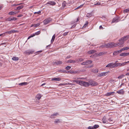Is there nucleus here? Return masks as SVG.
Instances as JSON below:
<instances>
[{"label": "nucleus", "instance_id": "nucleus-33", "mask_svg": "<svg viewBox=\"0 0 129 129\" xmlns=\"http://www.w3.org/2000/svg\"><path fill=\"white\" fill-rule=\"evenodd\" d=\"M19 58L18 57H13L12 58V59L13 60H14V61H17L19 60Z\"/></svg>", "mask_w": 129, "mask_h": 129}, {"label": "nucleus", "instance_id": "nucleus-50", "mask_svg": "<svg viewBox=\"0 0 129 129\" xmlns=\"http://www.w3.org/2000/svg\"><path fill=\"white\" fill-rule=\"evenodd\" d=\"M41 12L40 11H39L38 12H36L34 13V14H40Z\"/></svg>", "mask_w": 129, "mask_h": 129}, {"label": "nucleus", "instance_id": "nucleus-8", "mask_svg": "<svg viewBox=\"0 0 129 129\" xmlns=\"http://www.w3.org/2000/svg\"><path fill=\"white\" fill-rule=\"evenodd\" d=\"M62 63V62L59 60H56L52 62V63L54 65H59L61 64Z\"/></svg>", "mask_w": 129, "mask_h": 129}, {"label": "nucleus", "instance_id": "nucleus-3", "mask_svg": "<svg viewBox=\"0 0 129 129\" xmlns=\"http://www.w3.org/2000/svg\"><path fill=\"white\" fill-rule=\"evenodd\" d=\"M120 17L118 16H116L113 18L111 22V23H116L120 20Z\"/></svg>", "mask_w": 129, "mask_h": 129}, {"label": "nucleus", "instance_id": "nucleus-25", "mask_svg": "<svg viewBox=\"0 0 129 129\" xmlns=\"http://www.w3.org/2000/svg\"><path fill=\"white\" fill-rule=\"evenodd\" d=\"M84 81L83 80H79L78 82V84L80 85L83 86Z\"/></svg>", "mask_w": 129, "mask_h": 129}, {"label": "nucleus", "instance_id": "nucleus-59", "mask_svg": "<svg viewBox=\"0 0 129 129\" xmlns=\"http://www.w3.org/2000/svg\"><path fill=\"white\" fill-rule=\"evenodd\" d=\"M108 120L110 121H112V118H109L108 117Z\"/></svg>", "mask_w": 129, "mask_h": 129}, {"label": "nucleus", "instance_id": "nucleus-55", "mask_svg": "<svg viewBox=\"0 0 129 129\" xmlns=\"http://www.w3.org/2000/svg\"><path fill=\"white\" fill-rule=\"evenodd\" d=\"M88 129H94L93 126H89L88 127Z\"/></svg>", "mask_w": 129, "mask_h": 129}, {"label": "nucleus", "instance_id": "nucleus-63", "mask_svg": "<svg viewBox=\"0 0 129 129\" xmlns=\"http://www.w3.org/2000/svg\"><path fill=\"white\" fill-rule=\"evenodd\" d=\"M18 5V4H13L12 5V6L13 7V6H14Z\"/></svg>", "mask_w": 129, "mask_h": 129}, {"label": "nucleus", "instance_id": "nucleus-43", "mask_svg": "<svg viewBox=\"0 0 129 129\" xmlns=\"http://www.w3.org/2000/svg\"><path fill=\"white\" fill-rule=\"evenodd\" d=\"M40 25V23H38L37 24H34V27H37L39 26Z\"/></svg>", "mask_w": 129, "mask_h": 129}, {"label": "nucleus", "instance_id": "nucleus-40", "mask_svg": "<svg viewBox=\"0 0 129 129\" xmlns=\"http://www.w3.org/2000/svg\"><path fill=\"white\" fill-rule=\"evenodd\" d=\"M129 11V8H128V9H125L123 11V12L124 13H127Z\"/></svg>", "mask_w": 129, "mask_h": 129}, {"label": "nucleus", "instance_id": "nucleus-60", "mask_svg": "<svg viewBox=\"0 0 129 129\" xmlns=\"http://www.w3.org/2000/svg\"><path fill=\"white\" fill-rule=\"evenodd\" d=\"M124 48H123L121 49L120 50V51L121 52H122V51H124Z\"/></svg>", "mask_w": 129, "mask_h": 129}, {"label": "nucleus", "instance_id": "nucleus-46", "mask_svg": "<svg viewBox=\"0 0 129 129\" xmlns=\"http://www.w3.org/2000/svg\"><path fill=\"white\" fill-rule=\"evenodd\" d=\"M93 72L95 73H97L98 72V70L97 69H95L93 70Z\"/></svg>", "mask_w": 129, "mask_h": 129}, {"label": "nucleus", "instance_id": "nucleus-35", "mask_svg": "<svg viewBox=\"0 0 129 129\" xmlns=\"http://www.w3.org/2000/svg\"><path fill=\"white\" fill-rule=\"evenodd\" d=\"M58 113H54L51 116H50V117L51 118H54L55 117H54V116H56Z\"/></svg>", "mask_w": 129, "mask_h": 129}, {"label": "nucleus", "instance_id": "nucleus-17", "mask_svg": "<svg viewBox=\"0 0 129 129\" xmlns=\"http://www.w3.org/2000/svg\"><path fill=\"white\" fill-rule=\"evenodd\" d=\"M115 92H111L107 93L105 95L106 96H108L111 95H113Z\"/></svg>", "mask_w": 129, "mask_h": 129}, {"label": "nucleus", "instance_id": "nucleus-36", "mask_svg": "<svg viewBox=\"0 0 129 129\" xmlns=\"http://www.w3.org/2000/svg\"><path fill=\"white\" fill-rule=\"evenodd\" d=\"M92 16L91 13H88L87 14V16L89 18L91 17Z\"/></svg>", "mask_w": 129, "mask_h": 129}, {"label": "nucleus", "instance_id": "nucleus-49", "mask_svg": "<svg viewBox=\"0 0 129 129\" xmlns=\"http://www.w3.org/2000/svg\"><path fill=\"white\" fill-rule=\"evenodd\" d=\"M104 54V53L103 52H100L99 53L98 55L99 56H101L103 55Z\"/></svg>", "mask_w": 129, "mask_h": 129}, {"label": "nucleus", "instance_id": "nucleus-6", "mask_svg": "<svg viewBox=\"0 0 129 129\" xmlns=\"http://www.w3.org/2000/svg\"><path fill=\"white\" fill-rule=\"evenodd\" d=\"M106 67H110L111 68H115V62L110 63L108 64L106 66Z\"/></svg>", "mask_w": 129, "mask_h": 129}, {"label": "nucleus", "instance_id": "nucleus-9", "mask_svg": "<svg viewBox=\"0 0 129 129\" xmlns=\"http://www.w3.org/2000/svg\"><path fill=\"white\" fill-rule=\"evenodd\" d=\"M34 52V51L32 50H28L25 51L24 53L27 55H29L30 54H32Z\"/></svg>", "mask_w": 129, "mask_h": 129}, {"label": "nucleus", "instance_id": "nucleus-29", "mask_svg": "<svg viewBox=\"0 0 129 129\" xmlns=\"http://www.w3.org/2000/svg\"><path fill=\"white\" fill-rule=\"evenodd\" d=\"M41 94L39 93L37 94L36 96V98L38 100H39L41 97Z\"/></svg>", "mask_w": 129, "mask_h": 129}, {"label": "nucleus", "instance_id": "nucleus-18", "mask_svg": "<svg viewBox=\"0 0 129 129\" xmlns=\"http://www.w3.org/2000/svg\"><path fill=\"white\" fill-rule=\"evenodd\" d=\"M76 62L79 63L80 62H81L84 60V59L81 58H78L76 59Z\"/></svg>", "mask_w": 129, "mask_h": 129}, {"label": "nucleus", "instance_id": "nucleus-41", "mask_svg": "<svg viewBox=\"0 0 129 129\" xmlns=\"http://www.w3.org/2000/svg\"><path fill=\"white\" fill-rule=\"evenodd\" d=\"M99 127V125H98L95 124L94 126L93 127L94 128H96Z\"/></svg>", "mask_w": 129, "mask_h": 129}, {"label": "nucleus", "instance_id": "nucleus-52", "mask_svg": "<svg viewBox=\"0 0 129 129\" xmlns=\"http://www.w3.org/2000/svg\"><path fill=\"white\" fill-rule=\"evenodd\" d=\"M124 48V50H127L128 49H129V47H125Z\"/></svg>", "mask_w": 129, "mask_h": 129}, {"label": "nucleus", "instance_id": "nucleus-28", "mask_svg": "<svg viewBox=\"0 0 129 129\" xmlns=\"http://www.w3.org/2000/svg\"><path fill=\"white\" fill-rule=\"evenodd\" d=\"M96 52V51L95 50H92L88 52V53L89 54H91L94 53Z\"/></svg>", "mask_w": 129, "mask_h": 129}, {"label": "nucleus", "instance_id": "nucleus-22", "mask_svg": "<svg viewBox=\"0 0 129 129\" xmlns=\"http://www.w3.org/2000/svg\"><path fill=\"white\" fill-rule=\"evenodd\" d=\"M83 84V86L86 87H88V86L89 85V82H88L85 81H84V83Z\"/></svg>", "mask_w": 129, "mask_h": 129}, {"label": "nucleus", "instance_id": "nucleus-5", "mask_svg": "<svg viewBox=\"0 0 129 129\" xmlns=\"http://www.w3.org/2000/svg\"><path fill=\"white\" fill-rule=\"evenodd\" d=\"M52 20V19L51 18H48L44 20L43 21V23L44 24L46 25Z\"/></svg>", "mask_w": 129, "mask_h": 129}, {"label": "nucleus", "instance_id": "nucleus-51", "mask_svg": "<svg viewBox=\"0 0 129 129\" xmlns=\"http://www.w3.org/2000/svg\"><path fill=\"white\" fill-rule=\"evenodd\" d=\"M69 33V32H65V33H64L63 34V36H66V35H67L68 34V33Z\"/></svg>", "mask_w": 129, "mask_h": 129}, {"label": "nucleus", "instance_id": "nucleus-2", "mask_svg": "<svg viewBox=\"0 0 129 129\" xmlns=\"http://www.w3.org/2000/svg\"><path fill=\"white\" fill-rule=\"evenodd\" d=\"M117 61H115V68L117 67H122L124 65H125L127 63L129 62V61L125 62H123L122 63H117Z\"/></svg>", "mask_w": 129, "mask_h": 129}, {"label": "nucleus", "instance_id": "nucleus-48", "mask_svg": "<svg viewBox=\"0 0 129 129\" xmlns=\"http://www.w3.org/2000/svg\"><path fill=\"white\" fill-rule=\"evenodd\" d=\"M41 33L40 31H39L37 32H36L34 34L35 35H38L40 34Z\"/></svg>", "mask_w": 129, "mask_h": 129}, {"label": "nucleus", "instance_id": "nucleus-57", "mask_svg": "<svg viewBox=\"0 0 129 129\" xmlns=\"http://www.w3.org/2000/svg\"><path fill=\"white\" fill-rule=\"evenodd\" d=\"M93 65L91 64V65H90L88 66V67L89 68H90L93 67Z\"/></svg>", "mask_w": 129, "mask_h": 129}, {"label": "nucleus", "instance_id": "nucleus-45", "mask_svg": "<svg viewBox=\"0 0 129 129\" xmlns=\"http://www.w3.org/2000/svg\"><path fill=\"white\" fill-rule=\"evenodd\" d=\"M66 2L65 1H64V2H63L62 4V6H63L64 7H65L66 6Z\"/></svg>", "mask_w": 129, "mask_h": 129}, {"label": "nucleus", "instance_id": "nucleus-19", "mask_svg": "<svg viewBox=\"0 0 129 129\" xmlns=\"http://www.w3.org/2000/svg\"><path fill=\"white\" fill-rule=\"evenodd\" d=\"M70 73L71 74H79L80 73V72L79 71H74L73 70H70Z\"/></svg>", "mask_w": 129, "mask_h": 129}, {"label": "nucleus", "instance_id": "nucleus-34", "mask_svg": "<svg viewBox=\"0 0 129 129\" xmlns=\"http://www.w3.org/2000/svg\"><path fill=\"white\" fill-rule=\"evenodd\" d=\"M119 42L116 43H115V44H117L118 45L117 46H119V45H122L123 44L124 42L122 41H119Z\"/></svg>", "mask_w": 129, "mask_h": 129}, {"label": "nucleus", "instance_id": "nucleus-31", "mask_svg": "<svg viewBox=\"0 0 129 129\" xmlns=\"http://www.w3.org/2000/svg\"><path fill=\"white\" fill-rule=\"evenodd\" d=\"M55 38V34H54L52 36V39L51 40V43L52 44L53 43V41H54Z\"/></svg>", "mask_w": 129, "mask_h": 129}, {"label": "nucleus", "instance_id": "nucleus-10", "mask_svg": "<svg viewBox=\"0 0 129 129\" xmlns=\"http://www.w3.org/2000/svg\"><path fill=\"white\" fill-rule=\"evenodd\" d=\"M89 85H91L93 86H95L98 85V83L94 81H89Z\"/></svg>", "mask_w": 129, "mask_h": 129}, {"label": "nucleus", "instance_id": "nucleus-42", "mask_svg": "<svg viewBox=\"0 0 129 129\" xmlns=\"http://www.w3.org/2000/svg\"><path fill=\"white\" fill-rule=\"evenodd\" d=\"M118 53V52H117V51H115L113 53V55L114 56H116L117 55Z\"/></svg>", "mask_w": 129, "mask_h": 129}, {"label": "nucleus", "instance_id": "nucleus-53", "mask_svg": "<svg viewBox=\"0 0 129 129\" xmlns=\"http://www.w3.org/2000/svg\"><path fill=\"white\" fill-rule=\"evenodd\" d=\"M120 56H125L124 53H122L120 54Z\"/></svg>", "mask_w": 129, "mask_h": 129}, {"label": "nucleus", "instance_id": "nucleus-39", "mask_svg": "<svg viewBox=\"0 0 129 129\" xmlns=\"http://www.w3.org/2000/svg\"><path fill=\"white\" fill-rule=\"evenodd\" d=\"M124 76V75H120L118 77V78L119 79H120L122 78H123Z\"/></svg>", "mask_w": 129, "mask_h": 129}, {"label": "nucleus", "instance_id": "nucleus-61", "mask_svg": "<svg viewBox=\"0 0 129 129\" xmlns=\"http://www.w3.org/2000/svg\"><path fill=\"white\" fill-rule=\"evenodd\" d=\"M99 28L100 29H103V28L102 25H100V26Z\"/></svg>", "mask_w": 129, "mask_h": 129}, {"label": "nucleus", "instance_id": "nucleus-27", "mask_svg": "<svg viewBox=\"0 0 129 129\" xmlns=\"http://www.w3.org/2000/svg\"><path fill=\"white\" fill-rule=\"evenodd\" d=\"M28 84V83L26 82H24L21 83H19L18 85L20 86H23L25 85H26Z\"/></svg>", "mask_w": 129, "mask_h": 129}, {"label": "nucleus", "instance_id": "nucleus-14", "mask_svg": "<svg viewBox=\"0 0 129 129\" xmlns=\"http://www.w3.org/2000/svg\"><path fill=\"white\" fill-rule=\"evenodd\" d=\"M109 116V115L106 116H104L103 117L102 120L103 121V123H107L108 121H107L106 120V119L108 118V117Z\"/></svg>", "mask_w": 129, "mask_h": 129}, {"label": "nucleus", "instance_id": "nucleus-56", "mask_svg": "<svg viewBox=\"0 0 129 129\" xmlns=\"http://www.w3.org/2000/svg\"><path fill=\"white\" fill-rule=\"evenodd\" d=\"M125 56H127L129 55V53H124Z\"/></svg>", "mask_w": 129, "mask_h": 129}, {"label": "nucleus", "instance_id": "nucleus-38", "mask_svg": "<svg viewBox=\"0 0 129 129\" xmlns=\"http://www.w3.org/2000/svg\"><path fill=\"white\" fill-rule=\"evenodd\" d=\"M79 81V80H73L72 81L73 83H76L77 84H78Z\"/></svg>", "mask_w": 129, "mask_h": 129}, {"label": "nucleus", "instance_id": "nucleus-47", "mask_svg": "<svg viewBox=\"0 0 129 129\" xmlns=\"http://www.w3.org/2000/svg\"><path fill=\"white\" fill-rule=\"evenodd\" d=\"M71 68V67L70 66H67L66 67L65 69L67 70H69Z\"/></svg>", "mask_w": 129, "mask_h": 129}, {"label": "nucleus", "instance_id": "nucleus-23", "mask_svg": "<svg viewBox=\"0 0 129 129\" xmlns=\"http://www.w3.org/2000/svg\"><path fill=\"white\" fill-rule=\"evenodd\" d=\"M18 12H17L16 11H11L9 13V14L10 15H13L16 14V13H17Z\"/></svg>", "mask_w": 129, "mask_h": 129}, {"label": "nucleus", "instance_id": "nucleus-21", "mask_svg": "<svg viewBox=\"0 0 129 129\" xmlns=\"http://www.w3.org/2000/svg\"><path fill=\"white\" fill-rule=\"evenodd\" d=\"M75 84H73L72 83H62V84H60V85H75Z\"/></svg>", "mask_w": 129, "mask_h": 129}, {"label": "nucleus", "instance_id": "nucleus-15", "mask_svg": "<svg viewBox=\"0 0 129 129\" xmlns=\"http://www.w3.org/2000/svg\"><path fill=\"white\" fill-rule=\"evenodd\" d=\"M61 80V79L59 77L53 78L51 79L52 81H59Z\"/></svg>", "mask_w": 129, "mask_h": 129}, {"label": "nucleus", "instance_id": "nucleus-62", "mask_svg": "<svg viewBox=\"0 0 129 129\" xmlns=\"http://www.w3.org/2000/svg\"><path fill=\"white\" fill-rule=\"evenodd\" d=\"M79 20V17H78L77 18L76 21H75V22H77Z\"/></svg>", "mask_w": 129, "mask_h": 129}, {"label": "nucleus", "instance_id": "nucleus-58", "mask_svg": "<svg viewBox=\"0 0 129 129\" xmlns=\"http://www.w3.org/2000/svg\"><path fill=\"white\" fill-rule=\"evenodd\" d=\"M35 36V34H33L30 36V37L31 38L32 37H33L34 36Z\"/></svg>", "mask_w": 129, "mask_h": 129}, {"label": "nucleus", "instance_id": "nucleus-13", "mask_svg": "<svg viewBox=\"0 0 129 129\" xmlns=\"http://www.w3.org/2000/svg\"><path fill=\"white\" fill-rule=\"evenodd\" d=\"M116 92L120 94L123 95L124 94L125 91L122 89L118 90Z\"/></svg>", "mask_w": 129, "mask_h": 129}, {"label": "nucleus", "instance_id": "nucleus-7", "mask_svg": "<svg viewBox=\"0 0 129 129\" xmlns=\"http://www.w3.org/2000/svg\"><path fill=\"white\" fill-rule=\"evenodd\" d=\"M129 38V35H127L126 36L123 37L120 39L119 40V41H122L124 42V41L127 40Z\"/></svg>", "mask_w": 129, "mask_h": 129}, {"label": "nucleus", "instance_id": "nucleus-16", "mask_svg": "<svg viewBox=\"0 0 129 129\" xmlns=\"http://www.w3.org/2000/svg\"><path fill=\"white\" fill-rule=\"evenodd\" d=\"M47 4L54 6L55 5L56 3L54 2L53 1H49L47 2Z\"/></svg>", "mask_w": 129, "mask_h": 129}, {"label": "nucleus", "instance_id": "nucleus-30", "mask_svg": "<svg viewBox=\"0 0 129 129\" xmlns=\"http://www.w3.org/2000/svg\"><path fill=\"white\" fill-rule=\"evenodd\" d=\"M60 122V120L58 119H55L54 122V123H58Z\"/></svg>", "mask_w": 129, "mask_h": 129}, {"label": "nucleus", "instance_id": "nucleus-20", "mask_svg": "<svg viewBox=\"0 0 129 129\" xmlns=\"http://www.w3.org/2000/svg\"><path fill=\"white\" fill-rule=\"evenodd\" d=\"M107 75V73L106 72H104L98 75V76L101 77L104 76H105Z\"/></svg>", "mask_w": 129, "mask_h": 129}, {"label": "nucleus", "instance_id": "nucleus-44", "mask_svg": "<svg viewBox=\"0 0 129 129\" xmlns=\"http://www.w3.org/2000/svg\"><path fill=\"white\" fill-rule=\"evenodd\" d=\"M83 4H82V5H80V6L78 7H77L76 8V9H75V10H76V9H79V8H81V7H82L83 6Z\"/></svg>", "mask_w": 129, "mask_h": 129}, {"label": "nucleus", "instance_id": "nucleus-32", "mask_svg": "<svg viewBox=\"0 0 129 129\" xmlns=\"http://www.w3.org/2000/svg\"><path fill=\"white\" fill-rule=\"evenodd\" d=\"M23 7V6L22 5L19 6L16 8V9L19 10L22 8Z\"/></svg>", "mask_w": 129, "mask_h": 129}, {"label": "nucleus", "instance_id": "nucleus-11", "mask_svg": "<svg viewBox=\"0 0 129 129\" xmlns=\"http://www.w3.org/2000/svg\"><path fill=\"white\" fill-rule=\"evenodd\" d=\"M17 19L16 18L10 17L6 19V20L8 21H10L12 20H15Z\"/></svg>", "mask_w": 129, "mask_h": 129}, {"label": "nucleus", "instance_id": "nucleus-37", "mask_svg": "<svg viewBox=\"0 0 129 129\" xmlns=\"http://www.w3.org/2000/svg\"><path fill=\"white\" fill-rule=\"evenodd\" d=\"M88 22L87 21H86L85 24H84L83 26V28H85L86 27L87 24H88Z\"/></svg>", "mask_w": 129, "mask_h": 129}, {"label": "nucleus", "instance_id": "nucleus-54", "mask_svg": "<svg viewBox=\"0 0 129 129\" xmlns=\"http://www.w3.org/2000/svg\"><path fill=\"white\" fill-rule=\"evenodd\" d=\"M76 24H74L71 27V28H73L75 27L76 26Z\"/></svg>", "mask_w": 129, "mask_h": 129}, {"label": "nucleus", "instance_id": "nucleus-64", "mask_svg": "<svg viewBox=\"0 0 129 129\" xmlns=\"http://www.w3.org/2000/svg\"><path fill=\"white\" fill-rule=\"evenodd\" d=\"M23 15H21V14H20V15H18L17 16V17H21Z\"/></svg>", "mask_w": 129, "mask_h": 129}, {"label": "nucleus", "instance_id": "nucleus-1", "mask_svg": "<svg viewBox=\"0 0 129 129\" xmlns=\"http://www.w3.org/2000/svg\"><path fill=\"white\" fill-rule=\"evenodd\" d=\"M117 44H115L113 42H109L107 44H105V47L107 48H111L117 46Z\"/></svg>", "mask_w": 129, "mask_h": 129}, {"label": "nucleus", "instance_id": "nucleus-26", "mask_svg": "<svg viewBox=\"0 0 129 129\" xmlns=\"http://www.w3.org/2000/svg\"><path fill=\"white\" fill-rule=\"evenodd\" d=\"M57 72L59 73H67L65 70H58Z\"/></svg>", "mask_w": 129, "mask_h": 129}, {"label": "nucleus", "instance_id": "nucleus-12", "mask_svg": "<svg viewBox=\"0 0 129 129\" xmlns=\"http://www.w3.org/2000/svg\"><path fill=\"white\" fill-rule=\"evenodd\" d=\"M18 31L16 30H12L10 31H6L5 33L9 34H11L12 33L18 32Z\"/></svg>", "mask_w": 129, "mask_h": 129}, {"label": "nucleus", "instance_id": "nucleus-4", "mask_svg": "<svg viewBox=\"0 0 129 129\" xmlns=\"http://www.w3.org/2000/svg\"><path fill=\"white\" fill-rule=\"evenodd\" d=\"M92 61L90 60H87L85 61H84L81 63V65H86L91 64Z\"/></svg>", "mask_w": 129, "mask_h": 129}, {"label": "nucleus", "instance_id": "nucleus-24", "mask_svg": "<svg viewBox=\"0 0 129 129\" xmlns=\"http://www.w3.org/2000/svg\"><path fill=\"white\" fill-rule=\"evenodd\" d=\"M67 63H76V60H68L67 62Z\"/></svg>", "mask_w": 129, "mask_h": 129}]
</instances>
